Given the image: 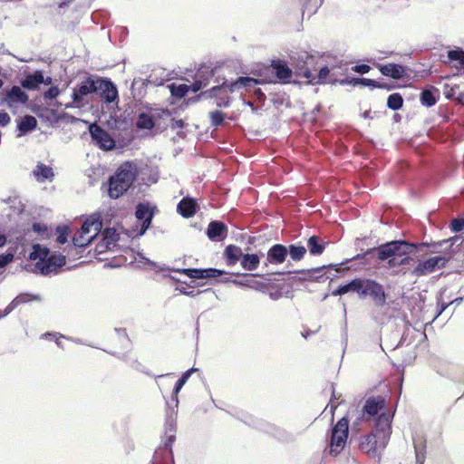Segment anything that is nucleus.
<instances>
[{
  "label": "nucleus",
  "mask_w": 464,
  "mask_h": 464,
  "mask_svg": "<svg viewBox=\"0 0 464 464\" xmlns=\"http://www.w3.org/2000/svg\"><path fill=\"white\" fill-rule=\"evenodd\" d=\"M262 256H264V253L261 251L259 253L243 254L240 265L246 271L256 270L260 265Z\"/></svg>",
  "instance_id": "2f4dec72"
},
{
  "label": "nucleus",
  "mask_w": 464,
  "mask_h": 464,
  "mask_svg": "<svg viewBox=\"0 0 464 464\" xmlns=\"http://www.w3.org/2000/svg\"><path fill=\"white\" fill-rule=\"evenodd\" d=\"M176 428L175 419L172 415H168L164 424L166 439L162 448L155 451L151 461L157 462V464H174L172 445L176 440Z\"/></svg>",
  "instance_id": "0eeeda50"
},
{
  "label": "nucleus",
  "mask_w": 464,
  "mask_h": 464,
  "mask_svg": "<svg viewBox=\"0 0 464 464\" xmlns=\"http://www.w3.org/2000/svg\"><path fill=\"white\" fill-rule=\"evenodd\" d=\"M271 80H261L256 79L250 76H239L236 80L228 82L227 80H224V82L216 85L206 92H202L201 95H206L209 98H216V105L218 107L227 108L230 106L231 98L229 96L222 97L220 93L222 92H235L236 91H239L240 89H247L254 87L258 84H264V82H271Z\"/></svg>",
  "instance_id": "20e7f679"
},
{
  "label": "nucleus",
  "mask_w": 464,
  "mask_h": 464,
  "mask_svg": "<svg viewBox=\"0 0 464 464\" xmlns=\"http://www.w3.org/2000/svg\"><path fill=\"white\" fill-rule=\"evenodd\" d=\"M33 174L37 181L44 182L45 180H52L54 173L53 168L47 166L44 163L39 162L34 169L33 170Z\"/></svg>",
  "instance_id": "f704fd0d"
},
{
  "label": "nucleus",
  "mask_w": 464,
  "mask_h": 464,
  "mask_svg": "<svg viewBox=\"0 0 464 464\" xmlns=\"http://www.w3.org/2000/svg\"><path fill=\"white\" fill-rule=\"evenodd\" d=\"M425 246L427 245L404 238L387 241L380 245V262L383 263L389 257L399 256L416 263V260L421 257L420 252L423 251Z\"/></svg>",
  "instance_id": "7ed1b4c3"
},
{
  "label": "nucleus",
  "mask_w": 464,
  "mask_h": 464,
  "mask_svg": "<svg viewBox=\"0 0 464 464\" xmlns=\"http://www.w3.org/2000/svg\"><path fill=\"white\" fill-rule=\"evenodd\" d=\"M327 82H338V80L334 79L333 75L330 74V68L327 65L321 66L317 74L312 72V77L308 78L306 81V83L312 85L324 84Z\"/></svg>",
  "instance_id": "a878e982"
},
{
  "label": "nucleus",
  "mask_w": 464,
  "mask_h": 464,
  "mask_svg": "<svg viewBox=\"0 0 464 464\" xmlns=\"http://www.w3.org/2000/svg\"><path fill=\"white\" fill-rule=\"evenodd\" d=\"M210 124L214 128H218L224 124L225 113L219 110L209 112Z\"/></svg>",
  "instance_id": "8fccbe9b"
},
{
  "label": "nucleus",
  "mask_w": 464,
  "mask_h": 464,
  "mask_svg": "<svg viewBox=\"0 0 464 464\" xmlns=\"http://www.w3.org/2000/svg\"><path fill=\"white\" fill-rule=\"evenodd\" d=\"M403 106V98L401 93L394 92L387 98V107L392 111H398Z\"/></svg>",
  "instance_id": "49530a36"
},
{
  "label": "nucleus",
  "mask_w": 464,
  "mask_h": 464,
  "mask_svg": "<svg viewBox=\"0 0 464 464\" xmlns=\"http://www.w3.org/2000/svg\"><path fill=\"white\" fill-rule=\"evenodd\" d=\"M386 400L383 396H371L366 399L365 403L357 417L356 420L353 422V428L360 430L358 427L361 422H366L373 419L375 420L382 413L386 412Z\"/></svg>",
  "instance_id": "9b49d317"
},
{
  "label": "nucleus",
  "mask_w": 464,
  "mask_h": 464,
  "mask_svg": "<svg viewBox=\"0 0 464 464\" xmlns=\"http://www.w3.org/2000/svg\"><path fill=\"white\" fill-rule=\"evenodd\" d=\"M379 248H380V245L378 246L368 248L367 250L355 255L352 258H348V259L343 261L340 264V266L347 265L348 263H350L352 261H358L360 263V265H362V266H370V265H372L374 262L381 263L380 257H379V251H380Z\"/></svg>",
  "instance_id": "a211bd4d"
},
{
  "label": "nucleus",
  "mask_w": 464,
  "mask_h": 464,
  "mask_svg": "<svg viewBox=\"0 0 464 464\" xmlns=\"http://www.w3.org/2000/svg\"><path fill=\"white\" fill-rule=\"evenodd\" d=\"M11 121L9 114L5 111H0V127L7 126Z\"/></svg>",
  "instance_id": "774afa93"
},
{
  "label": "nucleus",
  "mask_w": 464,
  "mask_h": 464,
  "mask_svg": "<svg viewBox=\"0 0 464 464\" xmlns=\"http://www.w3.org/2000/svg\"><path fill=\"white\" fill-rule=\"evenodd\" d=\"M416 464H424L426 455V440L422 435L416 434L412 437Z\"/></svg>",
  "instance_id": "c756f323"
},
{
  "label": "nucleus",
  "mask_w": 464,
  "mask_h": 464,
  "mask_svg": "<svg viewBox=\"0 0 464 464\" xmlns=\"http://www.w3.org/2000/svg\"><path fill=\"white\" fill-rule=\"evenodd\" d=\"M438 89L433 86L423 89L420 94V103L428 108L434 106L438 102Z\"/></svg>",
  "instance_id": "72a5a7b5"
},
{
  "label": "nucleus",
  "mask_w": 464,
  "mask_h": 464,
  "mask_svg": "<svg viewBox=\"0 0 464 464\" xmlns=\"http://www.w3.org/2000/svg\"><path fill=\"white\" fill-rule=\"evenodd\" d=\"M419 244H426L422 252H420L421 257L430 254H448L449 250H446L445 245L447 241H436V242H419Z\"/></svg>",
  "instance_id": "473e14b6"
},
{
  "label": "nucleus",
  "mask_w": 464,
  "mask_h": 464,
  "mask_svg": "<svg viewBox=\"0 0 464 464\" xmlns=\"http://www.w3.org/2000/svg\"><path fill=\"white\" fill-rule=\"evenodd\" d=\"M31 271L34 273L38 272L43 276H48L51 273H57L56 269L52 264V261H50L49 256L41 257L40 260L35 263L34 267Z\"/></svg>",
  "instance_id": "c9c22d12"
},
{
  "label": "nucleus",
  "mask_w": 464,
  "mask_h": 464,
  "mask_svg": "<svg viewBox=\"0 0 464 464\" xmlns=\"http://www.w3.org/2000/svg\"><path fill=\"white\" fill-rule=\"evenodd\" d=\"M28 99V94L23 91L21 87L14 85L6 92L4 102H6L9 107H12L16 103L24 104L27 102Z\"/></svg>",
  "instance_id": "393cba45"
},
{
  "label": "nucleus",
  "mask_w": 464,
  "mask_h": 464,
  "mask_svg": "<svg viewBox=\"0 0 464 464\" xmlns=\"http://www.w3.org/2000/svg\"><path fill=\"white\" fill-rule=\"evenodd\" d=\"M138 176L135 164L127 161L121 164L108 179V194L117 199L124 195L133 185Z\"/></svg>",
  "instance_id": "39448f33"
},
{
  "label": "nucleus",
  "mask_w": 464,
  "mask_h": 464,
  "mask_svg": "<svg viewBox=\"0 0 464 464\" xmlns=\"http://www.w3.org/2000/svg\"><path fill=\"white\" fill-rule=\"evenodd\" d=\"M359 280L360 277H355L343 285H340L332 292V295L334 296H342L349 292L358 294Z\"/></svg>",
  "instance_id": "4c0bfd02"
},
{
  "label": "nucleus",
  "mask_w": 464,
  "mask_h": 464,
  "mask_svg": "<svg viewBox=\"0 0 464 464\" xmlns=\"http://www.w3.org/2000/svg\"><path fill=\"white\" fill-rule=\"evenodd\" d=\"M447 56L449 60L456 61L461 66L462 61H464V50H462L461 48L449 50L447 53Z\"/></svg>",
  "instance_id": "864d4df0"
},
{
  "label": "nucleus",
  "mask_w": 464,
  "mask_h": 464,
  "mask_svg": "<svg viewBox=\"0 0 464 464\" xmlns=\"http://www.w3.org/2000/svg\"><path fill=\"white\" fill-rule=\"evenodd\" d=\"M169 88L171 95L178 99L184 98L189 91V87L185 83L176 84L173 82L169 85Z\"/></svg>",
  "instance_id": "de8ad7c7"
},
{
  "label": "nucleus",
  "mask_w": 464,
  "mask_h": 464,
  "mask_svg": "<svg viewBox=\"0 0 464 464\" xmlns=\"http://www.w3.org/2000/svg\"><path fill=\"white\" fill-rule=\"evenodd\" d=\"M386 263V268L394 269L400 267L402 274H406V267L413 266L415 263L409 261L407 258L399 256L389 257L384 261Z\"/></svg>",
  "instance_id": "58836bf2"
},
{
  "label": "nucleus",
  "mask_w": 464,
  "mask_h": 464,
  "mask_svg": "<svg viewBox=\"0 0 464 464\" xmlns=\"http://www.w3.org/2000/svg\"><path fill=\"white\" fill-rule=\"evenodd\" d=\"M50 261H52V264L53 267L58 271L59 268L63 267L66 263V257L63 254H53V255H48Z\"/></svg>",
  "instance_id": "5fc2aeb1"
},
{
  "label": "nucleus",
  "mask_w": 464,
  "mask_h": 464,
  "mask_svg": "<svg viewBox=\"0 0 464 464\" xmlns=\"http://www.w3.org/2000/svg\"><path fill=\"white\" fill-rule=\"evenodd\" d=\"M102 220L101 218L100 215L93 214L90 216L86 220L82 223L79 232L82 233V235H87L90 233L91 228L93 227L95 230V235L92 236L93 238L96 237L97 234H99L102 229Z\"/></svg>",
  "instance_id": "cd10ccee"
},
{
  "label": "nucleus",
  "mask_w": 464,
  "mask_h": 464,
  "mask_svg": "<svg viewBox=\"0 0 464 464\" xmlns=\"http://www.w3.org/2000/svg\"><path fill=\"white\" fill-rule=\"evenodd\" d=\"M228 233L227 226L220 220H213L208 223L206 235L212 242H221Z\"/></svg>",
  "instance_id": "6ab92c4d"
},
{
  "label": "nucleus",
  "mask_w": 464,
  "mask_h": 464,
  "mask_svg": "<svg viewBox=\"0 0 464 464\" xmlns=\"http://www.w3.org/2000/svg\"><path fill=\"white\" fill-rule=\"evenodd\" d=\"M323 56L316 51L307 52L304 50L293 51L289 55L295 74L306 80L312 77V72L315 70Z\"/></svg>",
  "instance_id": "423d86ee"
},
{
  "label": "nucleus",
  "mask_w": 464,
  "mask_h": 464,
  "mask_svg": "<svg viewBox=\"0 0 464 464\" xmlns=\"http://www.w3.org/2000/svg\"><path fill=\"white\" fill-rule=\"evenodd\" d=\"M57 238L56 241L60 245H63L68 241V237L70 234V228L68 226L60 225L56 227Z\"/></svg>",
  "instance_id": "3c124183"
},
{
  "label": "nucleus",
  "mask_w": 464,
  "mask_h": 464,
  "mask_svg": "<svg viewBox=\"0 0 464 464\" xmlns=\"http://www.w3.org/2000/svg\"><path fill=\"white\" fill-rule=\"evenodd\" d=\"M326 243L322 242L319 237L312 236L307 240V247L311 255L320 256L325 249Z\"/></svg>",
  "instance_id": "ea45409f"
},
{
  "label": "nucleus",
  "mask_w": 464,
  "mask_h": 464,
  "mask_svg": "<svg viewBox=\"0 0 464 464\" xmlns=\"http://www.w3.org/2000/svg\"><path fill=\"white\" fill-rule=\"evenodd\" d=\"M155 207H151L150 203H139L136 206L135 217L141 221L140 229L136 234L137 237L143 236L151 226L155 214Z\"/></svg>",
  "instance_id": "2eb2a0df"
},
{
  "label": "nucleus",
  "mask_w": 464,
  "mask_h": 464,
  "mask_svg": "<svg viewBox=\"0 0 464 464\" xmlns=\"http://www.w3.org/2000/svg\"><path fill=\"white\" fill-rule=\"evenodd\" d=\"M459 238H460L459 236H454L448 239L442 240V241H447V245H445V248H446V250H449V252H448L449 255H450V256L452 255V253H453L452 246Z\"/></svg>",
  "instance_id": "e2e57ef3"
},
{
  "label": "nucleus",
  "mask_w": 464,
  "mask_h": 464,
  "mask_svg": "<svg viewBox=\"0 0 464 464\" xmlns=\"http://www.w3.org/2000/svg\"><path fill=\"white\" fill-rule=\"evenodd\" d=\"M324 0H299L303 14L307 13L308 16L315 14L323 4Z\"/></svg>",
  "instance_id": "79ce46f5"
},
{
  "label": "nucleus",
  "mask_w": 464,
  "mask_h": 464,
  "mask_svg": "<svg viewBox=\"0 0 464 464\" xmlns=\"http://www.w3.org/2000/svg\"><path fill=\"white\" fill-rule=\"evenodd\" d=\"M37 128V120L32 115H24L17 121V137L32 132Z\"/></svg>",
  "instance_id": "c85d7f7f"
},
{
  "label": "nucleus",
  "mask_w": 464,
  "mask_h": 464,
  "mask_svg": "<svg viewBox=\"0 0 464 464\" xmlns=\"http://www.w3.org/2000/svg\"><path fill=\"white\" fill-rule=\"evenodd\" d=\"M361 80H362V78H360V77H345L343 79L338 80V82L341 85L357 86V85H361V83H362Z\"/></svg>",
  "instance_id": "4d7b16f0"
},
{
  "label": "nucleus",
  "mask_w": 464,
  "mask_h": 464,
  "mask_svg": "<svg viewBox=\"0 0 464 464\" xmlns=\"http://www.w3.org/2000/svg\"><path fill=\"white\" fill-rule=\"evenodd\" d=\"M392 415L382 412L376 420L372 431L360 439V450L375 458L386 448L392 435Z\"/></svg>",
  "instance_id": "f03ea898"
},
{
  "label": "nucleus",
  "mask_w": 464,
  "mask_h": 464,
  "mask_svg": "<svg viewBox=\"0 0 464 464\" xmlns=\"http://www.w3.org/2000/svg\"><path fill=\"white\" fill-rule=\"evenodd\" d=\"M198 371L197 368H190L184 372L181 376L179 378V380L176 382L175 386L173 388L171 396H170V401H167V405L169 409L174 411L175 408H178L179 406V392L181 391L183 386L188 382V378L191 376V374Z\"/></svg>",
  "instance_id": "412c9836"
},
{
  "label": "nucleus",
  "mask_w": 464,
  "mask_h": 464,
  "mask_svg": "<svg viewBox=\"0 0 464 464\" xmlns=\"http://www.w3.org/2000/svg\"><path fill=\"white\" fill-rule=\"evenodd\" d=\"M375 66L382 75L392 78L394 80H401L407 75L406 67L400 63H375Z\"/></svg>",
  "instance_id": "aec40b11"
},
{
  "label": "nucleus",
  "mask_w": 464,
  "mask_h": 464,
  "mask_svg": "<svg viewBox=\"0 0 464 464\" xmlns=\"http://www.w3.org/2000/svg\"><path fill=\"white\" fill-rule=\"evenodd\" d=\"M198 209V203L190 197H184L177 205V212L185 218H192Z\"/></svg>",
  "instance_id": "b1692460"
},
{
  "label": "nucleus",
  "mask_w": 464,
  "mask_h": 464,
  "mask_svg": "<svg viewBox=\"0 0 464 464\" xmlns=\"http://www.w3.org/2000/svg\"><path fill=\"white\" fill-rule=\"evenodd\" d=\"M44 81V72L36 70L32 73H28L21 81V86L28 91L37 90Z\"/></svg>",
  "instance_id": "bb28decb"
},
{
  "label": "nucleus",
  "mask_w": 464,
  "mask_h": 464,
  "mask_svg": "<svg viewBox=\"0 0 464 464\" xmlns=\"http://www.w3.org/2000/svg\"><path fill=\"white\" fill-rule=\"evenodd\" d=\"M14 259V254L6 252L0 255V268H4L8 266Z\"/></svg>",
  "instance_id": "13d9d810"
},
{
  "label": "nucleus",
  "mask_w": 464,
  "mask_h": 464,
  "mask_svg": "<svg viewBox=\"0 0 464 464\" xmlns=\"http://www.w3.org/2000/svg\"><path fill=\"white\" fill-rule=\"evenodd\" d=\"M352 70L354 72H357L359 74H365V73H368L371 70V67L370 65L366 64V63H360V64H355L352 67Z\"/></svg>",
  "instance_id": "052dcab7"
},
{
  "label": "nucleus",
  "mask_w": 464,
  "mask_h": 464,
  "mask_svg": "<svg viewBox=\"0 0 464 464\" xmlns=\"http://www.w3.org/2000/svg\"><path fill=\"white\" fill-rule=\"evenodd\" d=\"M420 258L416 260L417 265L411 271V275L415 277H422L435 272L437 269L444 268L450 257L440 255L425 260Z\"/></svg>",
  "instance_id": "f8f14e48"
},
{
  "label": "nucleus",
  "mask_w": 464,
  "mask_h": 464,
  "mask_svg": "<svg viewBox=\"0 0 464 464\" xmlns=\"http://www.w3.org/2000/svg\"><path fill=\"white\" fill-rule=\"evenodd\" d=\"M266 71L273 73V76H266L260 78L261 80H271L270 83L279 82L281 84L290 83L291 77L293 76V69L289 67L285 60L275 59L271 61L269 67L266 68Z\"/></svg>",
  "instance_id": "ddd939ff"
},
{
  "label": "nucleus",
  "mask_w": 464,
  "mask_h": 464,
  "mask_svg": "<svg viewBox=\"0 0 464 464\" xmlns=\"http://www.w3.org/2000/svg\"><path fill=\"white\" fill-rule=\"evenodd\" d=\"M185 284H186L187 286L193 288L192 290H188L187 292L186 295H188L189 297H197L201 293L211 291L210 288H208V289H205V290H195V285H192L191 284H187V283H185Z\"/></svg>",
  "instance_id": "0e129e2a"
},
{
  "label": "nucleus",
  "mask_w": 464,
  "mask_h": 464,
  "mask_svg": "<svg viewBox=\"0 0 464 464\" xmlns=\"http://www.w3.org/2000/svg\"><path fill=\"white\" fill-rule=\"evenodd\" d=\"M287 256V246L282 244H275L268 249L266 253V261L265 262V266H267V264H283Z\"/></svg>",
  "instance_id": "5701e85b"
},
{
  "label": "nucleus",
  "mask_w": 464,
  "mask_h": 464,
  "mask_svg": "<svg viewBox=\"0 0 464 464\" xmlns=\"http://www.w3.org/2000/svg\"><path fill=\"white\" fill-rule=\"evenodd\" d=\"M242 249L236 245H228L224 250V257L226 264L228 266L236 265L238 261L241 262L243 256Z\"/></svg>",
  "instance_id": "7c9ffc66"
},
{
  "label": "nucleus",
  "mask_w": 464,
  "mask_h": 464,
  "mask_svg": "<svg viewBox=\"0 0 464 464\" xmlns=\"http://www.w3.org/2000/svg\"><path fill=\"white\" fill-rule=\"evenodd\" d=\"M189 87V91H192L193 92H197L199 90H201L204 86H206V82H203L199 80H195L190 85H188Z\"/></svg>",
  "instance_id": "338daca9"
},
{
  "label": "nucleus",
  "mask_w": 464,
  "mask_h": 464,
  "mask_svg": "<svg viewBox=\"0 0 464 464\" xmlns=\"http://www.w3.org/2000/svg\"><path fill=\"white\" fill-rule=\"evenodd\" d=\"M452 232H460L464 229V218H454L450 226Z\"/></svg>",
  "instance_id": "6e6d98bb"
},
{
  "label": "nucleus",
  "mask_w": 464,
  "mask_h": 464,
  "mask_svg": "<svg viewBox=\"0 0 464 464\" xmlns=\"http://www.w3.org/2000/svg\"><path fill=\"white\" fill-rule=\"evenodd\" d=\"M357 295L362 300L370 297L378 307H382L387 303L384 286L372 278L360 277Z\"/></svg>",
  "instance_id": "1a4fd4ad"
},
{
  "label": "nucleus",
  "mask_w": 464,
  "mask_h": 464,
  "mask_svg": "<svg viewBox=\"0 0 464 464\" xmlns=\"http://www.w3.org/2000/svg\"><path fill=\"white\" fill-rule=\"evenodd\" d=\"M362 83L361 85L363 87H370L372 89H377L378 86V81L368 79V78H362Z\"/></svg>",
  "instance_id": "69168bd1"
},
{
  "label": "nucleus",
  "mask_w": 464,
  "mask_h": 464,
  "mask_svg": "<svg viewBox=\"0 0 464 464\" xmlns=\"http://www.w3.org/2000/svg\"><path fill=\"white\" fill-rule=\"evenodd\" d=\"M348 436L349 419L343 416L330 430L329 453L334 456L339 455L346 445Z\"/></svg>",
  "instance_id": "9d476101"
},
{
  "label": "nucleus",
  "mask_w": 464,
  "mask_h": 464,
  "mask_svg": "<svg viewBox=\"0 0 464 464\" xmlns=\"http://www.w3.org/2000/svg\"><path fill=\"white\" fill-rule=\"evenodd\" d=\"M175 271L183 274L192 279H211L227 274L225 270L218 269L215 267L181 268L176 269Z\"/></svg>",
  "instance_id": "f3484780"
},
{
  "label": "nucleus",
  "mask_w": 464,
  "mask_h": 464,
  "mask_svg": "<svg viewBox=\"0 0 464 464\" xmlns=\"http://www.w3.org/2000/svg\"><path fill=\"white\" fill-rule=\"evenodd\" d=\"M288 255L294 261H300L306 254V248L301 245L291 244L287 246Z\"/></svg>",
  "instance_id": "c03bdc74"
},
{
  "label": "nucleus",
  "mask_w": 464,
  "mask_h": 464,
  "mask_svg": "<svg viewBox=\"0 0 464 464\" xmlns=\"http://www.w3.org/2000/svg\"><path fill=\"white\" fill-rule=\"evenodd\" d=\"M102 240L105 246L109 248L120 240V234L115 227H106L102 232Z\"/></svg>",
  "instance_id": "37998d69"
},
{
  "label": "nucleus",
  "mask_w": 464,
  "mask_h": 464,
  "mask_svg": "<svg viewBox=\"0 0 464 464\" xmlns=\"http://www.w3.org/2000/svg\"><path fill=\"white\" fill-rule=\"evenodd\" d=\"M96 94L107 104L118 102L119 92L116 84L106 77L89 75L79 82L72 90L73 103H82L84 97Z\"/></svg>",
  "instance_id": "f257e3e1"
},
{
  "label": "nucleus",
  "mask_w": 464,
  "mask_h": 464,
  "mask_svg": "<svg viewBox=\"0 0 464 464\" xmlns=\"http://www.w3.org/2000/svg\"><path fill=\"white\" fill-rule=\"evenodd\" d=\"M31 300H40V297L28 293L20 294L11 301L10 305L14 310L19 304L28 303Z\"/></svg>",
  "instance_id": "09e8293b"
},
{
  "label": "nucleus",
  "mask_w": 464,
  "mask_h": 464,
  "mask_svg": "<svg viewBox=\"0 0 464 464\" xmlns=\"http://www.w3.org/2000/svg\"><path fill=\"white\" fill-rule=\"evenodd\" d=\"M84 237L85 235H82V233L79 231L76 234H74L72 237L73 246L75 247H85L89 246L92 242L93 237H91L88 239H85Z\"/></svg>",
  "instance_id": "603ef678"
},
{
  "label": "nucleus",
  "mask_w": 464,
  "mask_h": 464,
  "mask_svg": "<svg viewBox=\"0 0 464 464\" xmlns=\"http://www.w3.org/2000/svg\"><path fill=\"white\" fill-rule=\"evenodd\" d=\"M92 142L103 150H111L115 148V140L98 123H90L88 127Z\"/></svg>",
  "instance_id": "4468645a"
},
{
  "label": "nucleus",
  "mask_w": 464,
  "mask_h": 464,
  "mask_svg": "<svg viewBox=\"0 0 464 464\" xmlns=\"http://www.w3.org/2000/svg\"><path fill=\"white\" fill-rule=\"evenodd\" d=\"M32 229L34 232L39 234V235H44L47 232V226L44 224V223H41V222H34L33 223L32 225Z\"/></svg>",
  "instance_id": "680f3d73"
},
{
  "label": "nucleus",
  "mask_w": 464,
  "mask_h": 464,
  "mask_svg": "<svg viewBox=\"0 0 464 464\" xmlns=\"http://www.w3.org/2000/svg\"><path fill=\"white\" fill-rule=\"evenodd\" d=\"M359 280L360 277H355L343 285H340L332 292V295L334 296H342L349 292L358 294Z\"/></svg>",
  "instance_id": "e433bc0d"
},
{
  "label": "nucleus",
  "mask_w": 464,
  "mask_h": 464,
  "mask_svg": "<svg viewBox=\"0 0 464 464\" xmlns=\"http://www.w3.org/2000/svg\"><path fill=\"white\" fill-rule=\"evenodd\" d=\"M135 125L139 130H151L155 127V121L152 115L140 112Z\"/></svg>",
  "instance_id": "a19ab883"
},
{
  "label": "nucleus",
  "mask_w": 464,
  "mask_h": 464,
  "mask_svg": "<svg viewBox=\"0 0 464 464\" xmlns=\"http://www.w3.org/2000/svg\"><path fill=\"white\" fill-rule=\"evenodd\" d=\"M59 93L60 90L58 86H51L44 92V97L47 100H53L55 99L59 95Z\"/></svg>",
  "instance_id": "bf43d9fd"
},
{
  "label": "nucleus",
  "mask_w": 464,
  "mask_h": 464,
  "mask_svg": "<svg viewBox=\"0 0 464 464\" xmlns=\"http://www.w3.org/2000/svg\"><path fill=\"white\" fill-rule=\"evenodd\" d=\"M244 423L248 426L254 427L255 429L266 432L279 441L290 442L295 440L293 434L289 433L285 430L277 427L272 423H269L264 420L256 419L246 412H240L237 416Z\"/></svg>",
  "instance_id": "6e6552de"
},
{
  "label": "nucleus",
  "mask_w": 464,
  "mask_h": 464,
  "mask_svg": "<svg viewBox=\"0 0 464 464\" xmlns=\"http://www.w3.org/2000/svg\"><path fill=\"white\" fill-rule=\"evenodd\" d=\"M50 254V249L47 246H44L40 244H34L32 247V251L29 254L30 260H40L41 257H47Z\"/></svg>",
  "instance_id": "a18cd8bd"
},
{
  "label": "nucleus",
  "mask_w": 464,
  "mask_h": 464,
  "mask_svg": "<svg viewBox=\"0 0 464 464\" xmlns=\"http://www.w3.org/2000/svg\"><path fill=\"white\" fill-rule=\"evenodd\" d=\"M237 276H244V279H233V284L239 287H246L254 290L263 291L266 285L263 282L256 281L253 279L255 276L265 277L266 275L260 274H236Z\"/></svg>",
  "instance_id": "4be33fe9"
},
{
  "label": "nucleus",
  "mask_w": 464,
  "mask_h": 464,
  "mask_svg": "<svg viewBox=\"0 0 464 464\" xmlns=\"http://www.w3.org/2000/svg\"><path fill=\"white\" fill-rule=\"evenodd\" d=\"M339 265H334L330 264L327 266H322L312 269H303V270H297L294 273L303 275L302 277H299V280H304V281H311V282H318L323 283L324 282L328 277L325 276L324 271V270H336L338 271Z\"/></svg>",
  "instance_id": "dca6fc26"
}]
</instances>
